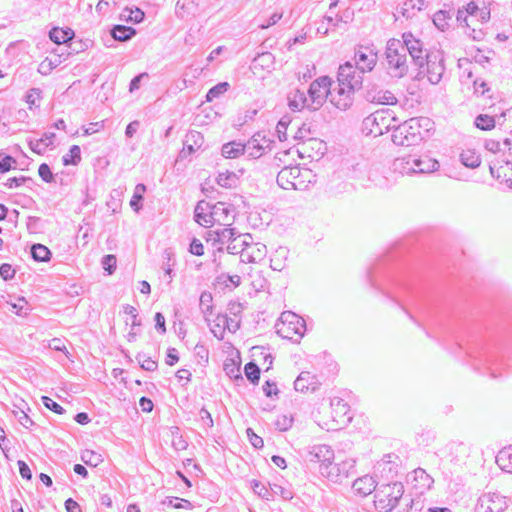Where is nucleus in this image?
Segmentation results:
<instances>
[{"mask_svg": "<svg viewBox=\"0 0 512 512\" xmlns=\"http://www.w3.org/2000/svg\"><path fill=\"white\" fill-rule=\"evenodd\" d=\"M384 67L392 78H403L408 74L409 65L407 55L403 48L401 40L391 38L387 41L385 48Z\"/></svg>", "mask_w": 512, "mask_h": 512, "instance_id": "1", "label": "nucleus"}, {"mask_svg": "<svg viewBox=\"0 0 512 512\" xmlns=\"http://www.w3.org/2000/svg\"><path fill=\"white\" fill-rule=\"evenodd\" d=\"M404 494V485L393 482L381 485L374 494L375 507L379 512L393 511Z\"/></svg>", "mask_w": 512, "mask_h": 512, "instance_id": "2", "label": "nucleus"}, {"mask_svg": "<svg viewBox=\"0 0 512 512\" xmlns=\"http://www.w3.org/2000/svg\"><path fill=\"white\" fill-rule=\"evenodd\" d=\"M309 176V169H301L299 165L286 166L279 171L277 184L285 190H304L310 182Z\"/></svg>", "mask_w": 512, "mask_h": 512, "instance_id": "3", "label": "nucleus"}, {"mask_svg": "<svg viewBox=\"0 0 512 512\" xmlns=\"http://www.w3.org/2000/svg\"><path fill=\"white\" fill-rule=\"evenodd\" d=\"M404 51L410 55L412 64L417 68L416 79H421V75L424 74L423 63L426 55H430L432 51L427 50L424 47V43L416 38L411 32H404L402 34V40Z\"/></svg>", "mask_w": 512, "mask_h": 512, "instance_id": "4", "label": "nucleus"}, {"mask_svg": "<svg viewBox=\"0 0 512 512\" xmlns=\"http://www.w3.org/2000/svg\"><path fill=\"white\" fill-rule=\"evenodd\" d=\"M280 319L282 325L278 328L277 333L282 338L299 343L306 331L305 320L291 311L283 312Z\"/></svg>", "mask_w": 512, "mask_h": 512, "instance_id": "5", "label": "nucleus"}, {"mask_svg": "<svg viewBox=\"0 0 512 512\" xmlns=\"http://www.w3.org/2000/svg\"><path fill=\"white\" fill-rule=\"evenodd\" d=\"M415 122L410 119L394 126L391 131V140L397 146L410 147L420 144L424 139V134H420Z\"/></svg>", "mask_w": 512, "mask_h": 512, "instance_id": "6", "label": "nucleus"}, {"mask_svg": "<svg viewBox=\"0 0 512 512\" xmlns=\"http://www.w3.org/2000/svg\"><path fill=\"white\" fill-rule=\"evenodd\" d=\"M331 85L332 79L328 76H321L310 84L307 97L309 111H317L323 106L328 95L331 94Z\"/></svg>", "mask_w": 512, "mask_h": 512, "instance_id": "7", "label": "nucleus"}, {"mask_svg": "<svg viewBox=\"0 0 512 512\" xmlns=\"http://www.w3.org/2000/svg\"><path fill=\"white\" fill-rule=\"evenodd\" d=\"M467 354L474 360L473 365L475 369L480 370V366H484L492 378H498L502 375L501 370L504 366L503 360L494 352L484 350L475 352L469 348Z\"/></svg>", "mask_w": 512, "mask_h": 512, "instance_id": "8", "label": "nucleus"}, {"mask_svg": "<svg viewBox=\"0 0 512 512\" xmlns=\"http://www.w3.org/2000/svg\"><path fill=\"white\" fill-rule=\"evenodd\" d=\"M327 465L321 469V475L335 483H342L344 479L355 474V461L352 459H346L339 463H333L332 460Z\"/></svg>", "mask_w": 512, "mask_h": 512, "instance_id": "9", "label": "nucleus"}, {"mask_svg": "<svg viewBox=\"0 0 512 512\" xmlns=\"http://www.w3.org/2000/svg\"><path fill=\"white\" fill-rule=\"evenodd\" d=\"M362 74L363 72L358 70L352 62L347 61L340 65L338 68V84L355 92L356 90L362 88Z\"/></svg>", "mask_w": 512, "mask_h": 512, "instance_id": "10", "label": "nucleus"}, {"mask_svg": "<svg viewBox=\"0 0 512 512\" xmlns=\"http://www.w3.org/2000/svg\"><path fill=\"white\" fill-rule=\"evenodd\" d=\"M424 74L421 78L427 76L431 84H438L445 71L443 54L439 50L432 51L426 55L423 63Z\"/></svg>", "mask_w": 512, "mask_h": 512, "instance_id": "11", "label": "nucleus"}, {"mask_svg": "<svg viewBox=\"0 0 512 512\" xmlns=\"http://www.w3.org/2000/svg\"><path fill=\"white\" fill-rule=\"evenodd\" d=\"M509 498L499 492L482 494L476 505L477 512H504L509 506Z\"/></svg>", "mask_w": 512, "mask_h": 512, "instance_id": "12", "label": "nucleus"}, {"mask_svg": "<svg viewBox=\"0 0 512 512\" xmlns=\"http://www.w3.org/2000/svg\"><path fill=\"white\" fill-rule=\"evenodd\" d=\"M405 162L409 167H403V170L407 174H425L432 173L439 168V162L427 155L414 158L409 156L402 159V163Z\"/></svg>", "mask_w": 512, "mask_h": 512, "instance_id": "13", "label": "nucleus"}, {"mask_svg": "<svg viewBox=\"0 0 512 512\" xmlns=\"http://www.w3.org/2000/svg\"><path fill=\"white\" fill-rule=\"evenodd\" d=\"M363 97L374 104L394 105L397 98L388 90H383L378 84L368 81L363 87Z\"/></svg>", "mask_w": 512, "mask_h": 512, "instance_id": "14", "label": "nucleus"}, {"mask_svg": "<svg viewBox=\"0 0 512 512\" xmlns=\"http://www.w3.org/2000/svg\"><path fill=\"white\" fill-rule=\"evenodd\" d=\"M377 52L371 46L359 45L354 53V66L361 72H371L377 64Z\"/></svg>", "mask_w": 512, "mask_h": 512, "instance_id": "15", "label": "nucleus"}, {"mask_svg": "<svg viewBox=\"0 0 512 512\" xmlns=\"http://www.w3.org/2000/svg\"><path fill=\"white\" fill-rule=\"evenodd\" d=\"M305 459L311 464H318L321 474L323 466H327L334 459V451L326 444H316L307 448Z\"/></svg>", "mask_w": 512, "mask_h": 512, "instance_id": "16", "label": "nucleus"}, {"mask_svg": "<svg viewBox=\"0 0 512 512\" xmlns=\"http://www.w3.org/2000/svg\"><path fill=\"white\" fill-rule=\"evenodd\" d=\"M321 382L316 375L309 371H302L294 381V389L298 392H315L319 389Z\"/></svg>", "mask_w": 512, "mask_h": 512, "instance_id": "17", "label": "nucleus"}, {"mask_svg": "<svg viewBox=\"0 0 512 512\" xmlns=\"http://www.w3.org/2000/svg\"><path fill=\"white\" fill-rule=\"evenodd\" d=\"M212 205L200 200L194 209V220L203 227L213 226Z\"/></svg>", "mask_w": 512, "mask_h": 512, "instance_id": "18", "label": "nucleus"}, {"mask_svg": "<svg viewBox=\"0 0 512 512\" xmlns=\"http://www.w3.org/2000/svg\"><path fill=\"white\" fill-rule=\"evenodd\" d=\"M332 415L337 422H349L352 419L350 415V406L340 397H334L330 401Z\"/></svg>", "mask_w": 512, "mask_h": 512, "instance_id": "19", "label": "nucleus"}, {"mask_svg": "<svg viewBox=\"0 0 512 512\" xmlns=\"http://www.w3.org/2000/svg\"><path fill=\"white\" fill-rule=\"evenodd\" d=\"M353 94L354 91L349 90L342 85L338 84V91L337 94H330L331 96V103L337 107L340 110H347L349 109L353 104Z\"/></svg>", "mask_w": 512, "mask_h": 512, "instance_id": "20", "label": "nucleus"}, {"mask_svg": "<svg viewBox=\"0 0 512 512\" xmlns=\"http://www.w3.org/2000/svg\"><path fill=\"white\" fill-rule=\"evenodd\" d=\"M288 107L293 112H299L304 108L308 109V98L304 91L293 89L287 95Z\"/></svg>", "mask_w": 512, "mask_h": 512, "instance_id": "21", "label": "nucleus"}, {"mask_svg": "<svg viewBox=\"0 0 512 512\" xmlns=\"http://www.w3.org/2000/svg\"><path fill=\"white\" fill-rule=\"evenodd\" d=\"M376 486V481L369 475H365L354 480L352 484L354 491L363 497L371 494L373 491H376Z\"/></svg>", "mask_w": 512, "mask_h": 512, "instance_id": "22", "label": "nucleus"}, {"mask_svg": "<svg viewBox=\"0 0 512 512\" xmlns=\"http://www.w3.org/2000/svg\"><path fill=\"white\" fill-rule=\"evenodd\" d=\"M233 209L231 206H226L224 202H217L216 204L212 205V221L214 223H219L223 225H231L229 223V217Z\"/></svg>", "mask_w": 512, "mask_h": 512, "instance_id": "23", "label": "nucleus"}, {"mask_svg": "<svg viewBox=\"0 0 512 512\" xmlns=\"http://www.w3.org/2000/svg\"><path fill=\"white\" fill-rule=\"evenodd\" d=\"M55 133L46 132L43 134V137L37 140L30 139L28 141L29 148L38 155H43L46 152L48 147L53 146V139L55 138Z\"/></svg>", "mask_w": 512, "mask_h": 512, "instance_id": "24", "label": "nucleus"}, {"mask_svg": "<svg viewBox=\"0 0 512 512\" xmlns=\"http://www.w3.org/2000/svg\"><path fill=\"white\" fill-rule=\"evenodd\" d=\"M137 34V30L131 26L126 25H113L110 29L111 37L118 42H126L132 39Z\"/></svg>", "mask_w": 512, "mask_h": 512, "instance_id": "25", "label": "nucleus"}, {"mask_svg": "<svg viewBox=\"0 0 512 512\" xmlns=\"http://www.w3.org/2000/svg\"><path fill=\"white\" fill-rule=\"evenodd\" d=\"M75 36L74 31L69 28L53 27L49 31V38L56 44H66L70 42Z\"/></svg>", "mask_w": 512, "mask_h": 512, "instance_id": "26", "label": "nucleus"}, {"mask_svg": "<svg viewBox=\"0 0 512 512\" xmlns=\"http://www.w3.org/2000/svg\"><path fill=\"white\" fill-rule=\"evenodd\" d=\"M496 463L501 470L512 473V446L504 447L497 453Z\"/></svg>", "mask_w": 512, "mask_h": 512, "instance_id": "27", "label": "nucleus"}, {"mask_svg": "<svg viewBox=\"0 0 512 512\" xmlns=\"http://www.w3.org/2000/svg\"><path fill=\"white\" fill-rule=\"evenodd\" d=\"M221 153L225 158L235 159L245 155V146L241 142L231 141L223 144Z\"/></svg>", "mask_w": 512, "mask_h": 512, "instance_id": "28", "label": "nucleus"}, {"mask_svg": "<svg viewBox=\"0 0 512 512\" xmlns=\"http://www.w3.org/2000/svg\"><path fill=\"white\" fill-rule=\"evenodd\" d=\"M119 18L121 21L130 22L133 24H139L144 21L145 13L138 7H133V8L126 7L120 13Z\"/></svg>", "mask_w": 512, "mask_h": 512, "instance_id": "29", "label": "nucleus"}, {"mask_svg": "<svg viewBox=\"0 0 512 512\" xmlns=\"http://www.w3.org/2000/svg\"><path fill=\"white\" fill-rule=\"evenodd\" d=\"M426 6L425 0H406L400 10L403 17L409 19L415 16V10L421 11Z\"/></svg>", "mask_w": 512, "mask_h": 512, "instance_id": "30", "label": "nucleus"}, {"mask_svg": "<svg viewBox=\"0 0 512 512\" xmlns=\"http://www.w3.org/2000/svg\"><path fill=\"white\" fill-rule=\"evenodd\" d=\"M460 161L465 167L471 169H475L481 164L479 154L473 149L463 150L460 154Z\"/></svg>", "mask_w": 512, "mask_h": 512, "instance_id": "31", "label": "nucleus"}, {"mask_svg": "<svg viewBox=\"0 0 512 512\" xmlns=\"http://www.w3.org/2000/svg\"><path fill=\"white\" fill-rule=\"evenodd\" d=\"M243 146H245V154L250 159H257L265 153L264 144L258 143L257 139H249L246 143H243Z\"/></svg>", "mask_w": 512, "mask_h": 512, "instance_id": "32", "label": "nucleus"}, {"mask_svg": "<svg viewBox=\"0 0 512 512\" xmlns=\"http://www.w3.org/2000/svg\"><path fill=\"white\" fill-rule=\"evenodd\" d=\"M216 182L223 188L231 189L237 187L239 178L234 172L227 170L218 174L216 177Z\"/></svg>", "mask_w": 512, "mask_h": 512, "instance_id": "33", "label": "nucleus"}, {"mask_svg": "<svg viewBox=\"0 0 512 512\" xmlns=\"http://www.w3.org/2000/svg\"><path fill=\"white\" fill-rule=\"evenodd\" d=\"M147 188L143 183H139L136 185L134 189L133 196L130 200V206L135 212H139L143 207L144 194Z\"/></svg>", "mask_w": 512, "mask_h": 512, "instance_id": "34", "label": "nucleus"}, {"mask_svg": "<svg viewBox=\"0 0 512 512\" xmlns=\"http://www.w3.org/2000/svg\"><path fill=\"white\" fill-rule=\"evenodd\" d=\"M288 249L280 247L276 250L275 254L270 260V266L275 271H282L286 267V259L288 256Z\"/></svg>", "mask_w": 512, "mask_h": 512, "instance_id": "35", "label": "nucleus"}, {"mask_svg": "<svg viewBox=\"0 0 512 512\" xmlns=\"http://www.w3.org/2000/svg\"><path fill=\"white\" fill-rule=\"evenodd\" d=\"M220 319H222V322H223V327L221 329V333L218 334V331H216V329H211V332L218 339H222L223 338L225 329H228L230 332H236L239 329V327H240L239 322H234V320L229 318L227 315L219 314L217 316L216 320H220Z\"/></svg>", "mask_w": 512, "mask_h": 512, "instance_id": "36", "label": "nucleus"}, {"mask_svg": "<svg viewBox=\"0 0 512 512\" xmlns=\"http://www.w3.org/2000/svg\"><path fill=\"white\" fill-rule=\"evenodd\" d=\"M367 277H368V281L370 283V285L374 288H377V289H380L381 288V283L379 282V280L382 278V277H385L384 276V272H383V268H382V263H376L375 265H373L367 272Z\"/></svg>", "mask_w": 512, "mask_h": 512, "instance_id": "37", "label": "nucleus"}, {"mask_svg": "<svg viewBox=\"0 0 512 512\" xmlns=\"http://www.w3.org/2000/svg\"><path fill=\"white\" fill-rule=\"evenodd\" d=\"M31 256L37 262H47L50 260L52 253L43 244H33L31 247Z\"/></svg>", "mask_w": 512, "mask_h": 512, "instance_id": "38", "label": "nucleus"}, {"mask_svg": "<svg viewBox=\"0 0 512 512\" xmlns=\"http://www.w3.org/2000/svg\"><path fill=\"white\" fill-rule=\"evenodd\" d=\"M163 257L164 262L162 268L165 272V275H167L171 280L175 275L173 267L176 264V259L173 250L171 248H166L163 252Z\"/></svg>", "mask_w": 512, "mask_h": 512, "instance_id": "39", "label": "nucleus"}, {"mask_svg": "<svg viewBox=\"0 0 512 512\" xmlns=\"http://www.w3.org/2000/svg\"><path fill=\"white\" fill-rule=\"evenodd\" d=\"M475 126L483 131H489L496 125V117L488 114H479L474 120Z\"/></svg>", "mask_w": 512, "mask_h": 512, "instance_id": "40", "label": "nucleus"}, {"mask_svg": "<svg viewBox=\"0 0 512 512\" xmlns=\"http://www.w3.org/2000/svg\"><path fill=\"white\" fill-rule=\"evenodd\" d=\"M452 18L450 11L439 10L433 16L434 25L441 31H445L449 27V20Z\"/></svg>", "mask_w": 512, "mask_h": 512, "instance_id": "41", "label": "nucleus"}, {"mask_svg": "<svg viewBox=\"0 0 512 512\" xmlns=\"http://www.w3.org/2000/svg\"><path fill=\"white\" fill-rule=\"evenodd\" d=\"M260 372L261 370L259 366L254 361H250L244 366V374L248 381L253 385H257L259 383Z\"/></svg>", "mask_w": 512, "mask_h": 512, "instance_id": "42", "label": "nucleus"}, {"mask_svg": "<svg viewBox=\"0 0 512 512\" xmlns=\"http://www.w3.org/2000/svg\"><path fill=\"white\" fill-rule=\"evenodd\" d=\"M212 301H213V296L210 292L204 291L201 293L200 298H199V306H200L201 312L205 316L206 321H208L207 316L211 315L213 312Z\"/></svg>", "mask_w": 512, "mask_h": 512, "instance_id": "43", "label": "nucleus"}, {"mask_svg": "<svg viewBox=\"0 0 512 512\" xmlns=\"http://www.w3.org/2000/svg\"><path fill=\"white\" fill-rule=\"evenodd\" d=\"M81 161V149L78 145H72L67 154L62 157L64 166L77 165Z\"/></svg>", "mask_w": 512, "mask_h": 512, "instance_id": "44", "label": "nucleus"}, {"mask_svg": "<svg viewBox=\"0 0 512 512\" xmlns=\"http://www.w3.org/2000/svg\"><path fill=\"white\" fill-rule=\"evenodd\" d=\"M230 85L228 82H219L218 84L211 87L206 94V101L212 102L214 99L219 98L221 95L226 93Z\"/></svg>", "mask_w": 512, "mask_h": 512, "instance_id": "45", "label": "nucleus"}, {"mask_svg": "<svg viewBox=\"0 0 512 512\" xmlns=\"http://www.w3.org/2000/svg\"><path fill=\"white\" fill-rule=\"evenodd\" d=\"M215 241L221 243V244H224L226 242H228V244L233 241V239H235L237 236H236V231L234 228H223V229H219V230H216L215 232Z\"/></svg>", "mask_w": 512, "mask_h": 512, "instance_id": "46", "label": "nucleus"}, {"mask_svg": "<svg viewBox=\"0 0 512 512\" xmlns=\"http://www.w3.org/2000/svg\"><path fill=\"white\" fill-rule=\"evenodd\" d=\"M291 123V118L288 115H284L276 125V133L279 141L283 142L287 140V129Z\"/></svg>", "mask_w": 512, "mask_h": 512, "instance_id": "47", "label": "nucleus"}, {"mask_svg": "<svg viewBox=\"0 0 512 512\" xmlns=\"http://www.w3.org/2000/svg\"><path fill=\"white\" fill-rule=\"evenodd\" d=\"M163 505L173 508L191 509L193 507L189 500L178 498V497H166L163 501Z\"/></svg>", "mask_w": 512, "mask_h": 512, "instance_id": "48", "label": "nucleus"}, {"mask_svg": "<svg viewBox=\"0 0 512 512\" xmlns=\"http://www.w3.org/2000/svg\"><path fill=\"white\" fill-rule=\"evenodd\" d=\"M136 359L140 363V367L149 372H153L157 369L158 364L151 357H147L144 353H138Z\"/></svg>", "mask_w": 512, "mask_h": 512, "instance_id": "49", "label": "nucleus"}, {"mask_svg": "<svg viewBox=\"0 0 512 512\" xmlns=\"http://www.w3.org/2000/svg\"><path fill=\"white\" fill-rule=\"evenodd\" d=\"M294 419L291 415H280L274 422L277 430L281 432L288 431L293 425Z\"/></svg>", "mask_w": 512, "mask_h": 512, "instance_id": "50", "label": "nucleus"}, {"mask_svg": "<svg viewBox=\"0 0 512 512\" xmlns=\"http://www.w3.org/2000/svg\"><path fill=\"white\" fill-rule=\"evenodd\" d=\"M16 164V159L11 155L0 152V173L4 174L9 172Z\"/></svg>", "mask_w": 512, "mask_h": 512, "instance_id": "51", "label": "nucleus"}, {"mask_svg": "<svg viewBox=\"0 0 512 512\" xmlns=\"http://www.w3.org/2000/svg\"><path fill=\"white\" fill-rule=\"evenodd\" d=\"M251 487L254 493L257 494L259 497L265 500H270L271 491H269L268 488L262 482L254 479L251 481Z\"/></svg>", "mask_w": 512, "mask_h": 512, "instance_id": "52", "label": "nucleus"}, {"mask_svg": "<svg viewBox=\"0 0 512 512\" xmlns=\"http://www.w3.org/2000/svg\"><path fill=\"white\" fill-rule=\"evenodd\" d=\"M250 242H245L240 236H237L233 241L227 245V251L230 254H240L243 248H245Z\"/></svg>", "mask_w": 512, "mask_h": 512, "instance_id": "53", "label": "nucleus"}, {"mask_svg": "<svg viewBox=\"0 0 512 512\" xmlns=\"http://www.w3.org/2000/svg\"><path fill=\"white\" fill-rule=\"evenodd\" d=\"M33 184L34 181L31 177L28 176H20V177H11L8 178L7 181L3 184L5 187L12 189L19 187L24 184Z\"/></svg>", "mask_w": 512, "mask_h": 512, "instance_id": "54", "label": "nucleus"}, {"mask_svg": "<svg viewBox=\"0 0 512 512\" xmlns=\"http://www.w3.org/2000/svg\"><path fill=\"white\" fill-rule=\"evenodd\" d=\"M412 122H416L413 125L418 127L419 133L423 134V132H428L433 125V122L428 117H415L410 118Z\"/></svg>", "mask_w": 512, "mask_h": 512, "instance_id": "55", "label": "nucleus"}, {"mask_svg": "<svg viewBox=\"0 0 512 512\" xmlns=\"http://www.w3.org/2000/svg\"><path fill=\"white\" fill-rule=\"evenodd\" d=\"M42 404L52 412L62 415L65 412V409L58 404L56 401H54L52 398L48 396H42L41 397Z\"/></svg>", "mask_w": 512, "mask_h": 512, "instance_id": "56", "label": "nucleus"}, {"mask_svg": "<svg viewBox=\"0 0 512 512\" xmlns=\"http://www.w3.org/2000/svg\"><path fill=\"white\" fill-rule=\"evenodd\" d=\"M102 267L107 273L110 275L112 274L116 269L117 259L116 256L113 254H107L102 257L101 260Z\"/></svg>", "mask_w": 512, "mask_h": 512, "instance_id": "57", "label": "nucleus"}, {"mask_svg": "<svg viewBox=\"0 0 512 512\" xmlns=\"http://www.w3.org/2000/svg\"><path fill=\"white\" fill-rule=\"evenodd\" d=\"M38 174L42 181L45 183H52L55 181L54 174L52 173L51 168L47 163L40 164L38 168Z\"/></svg>", "mask_w": 512, "mask_h": 512, "instance_id": "58", "label": "nucleus"}, {"mask_svg": "<svg viewBox=\"0 0 512 512\" xmlns=\"http://www.w3.org/2000/svg\"><path fill=\"white\" fill-rule=\"evenodd\" d=\"M123 311L125 314L129 315L131 317V327L136 328L141 326V319L138 317V311L137 309L129 304H126L123 306Z\"/></svg>", "mask_w": 512, "mask_h": 512, "instance_id": "59", "label": "nucleus"}, {"mask_svg": "<svg viewBox=\"0 0 512 512\" xmlns=\"http://www.w3.org/2000/svg\"><path fill=\"white\" fill-rule=\"evenodd\" d=\"M42 91L39 88H31L25 94V101L29 106V109H32L36 105V100L41 98Z\"/></svg>", "mask_w": 512, "mask_h": 512, "instance_id": "60", "label": "nucleus"}, {"mask_svg": "<svg viewBox=\"0 0 512 512\" xmlns=\"http://www.w3.org/2000/svg\"><path fill=\"white\" fill-rule=\"evenodd\" d=\"M81 459L85 464L93 467H96L101 461L100 455L90 450L84 451L81 455Z\"/></svg>", "mask_w": 512, "mask_h": 512, "instance_id": "61", "label": "nucleus"}, {"mask_svg": "<svg viewBox=\"0 0 512 512\" xmlns=\"http://www.w3.org/2000/svg\"><path fill=\"white\" fill-rule=\"evenodd\" d=\"M193 144L196 148H200L204 142L203 135L195 130L189 131V133L186 135V143Z\"/></svg>", "mask_w": 512, "mask_h": 512, "instance_id": "62", "label": "nucleus"}, {"mask_svg": "<svg viewBox=\"0 0 512 512\" xmlns=\"http://www.w3.org/2000/svg\"><path fill=\"white\" fill-rule=\"evenodd\" d=\"M262 390H263L265 396L269 397V398H272L273 396H278V394L280 392L277 387L276 382L271 381V380H267L264 382V384L262 386Z\"/></svg>", "mask_w": 512, "mask_h": 512, "instance_id": "63", "label": "nucleus"}, {"mask_svg": "<svg viewBox=\"0 0 512 512\" xmlns=\"http://www.w3.org/2000/svg\"><path fill=\"white\" fill-rule=\"evenodd\" d=\"M12 308V312L18 316H27L29 313V308L24 298H19L18 303L12 304Z\"/></svg>", "mask_w": 512, "mask_h": 512, "instance_id": "64", "label": "nucleus"}]
</instances>
